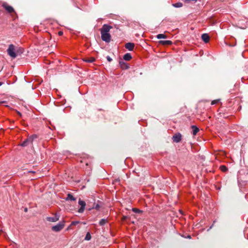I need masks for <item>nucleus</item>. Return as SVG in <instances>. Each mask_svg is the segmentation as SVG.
<instances>
[{
	"label": "nucleus",
	"mask_w": 248,
	"mask_h": 248,
	"mask_svg": "<svg viewBox=\"0 0 248 248\" xmlns=\"http://www.w3.org/2000/svg\"><path fill=\"white\" fill-rule=\"evenodd\" d=\"M107 222V221L106 219H102L99 221V225H101V226H103V225H105L106 223Z\"/></svg>",
	"instance_id": "5701e85b"
},
{
	"label": "nucleus",
	"mask_w": 248,
	"mask_h": 248,
	"mask_svg": "<svg viewBox=\"0 0 248 248\" xmlns=\"http://www.w3.org/2000/svg\"><path fill=\"white\" fill-rule=\"evenodd\" d=\"M62 33H62V31H59V34L60 35H62Z\"/></svg>",
	"instance_id": "7c9ffc66"
},
{
	"label": "nucleus",
	"mask_w": 248,
	"mask_h": 248,
	"mask_svg": "<svg viewBox=\"0 0 248 248\" xmlns=\"http://www.w3.org/2000/svg\"><path fill=\"white\" fill-rule=\"evenodd\" d=\"M18 114L21 116V114L20 112H18Z\"/></svg>",
	"instance_id": "4c0bfd02"
},
{
	"label": "nucleus",
	"mask_w": 248,
	"mask_h": 248,
	"mask_svg": "<svg viewBox=\"0 0 248 248\" xmlns=\"http://www.w3.org/2000/svg\"><path fill=\"white\" fill-rule=\"evenodd\" d=\"M101 39L106 43H109L111 40V36L109 33H101Z\"/></svg>",
	"instance_id": "7ed1b4c3"
},
{
	"label": "nucleus",
	"mask_w": 248,
	"mask_h": 248,
	"mask_svg": "<svg viewBox=\"0 0 248 248\" xmlns=\"http://www.w3.org/2000/svg\"><path fill=\"white\" fill-rule=\"evenodd\" d=\"M29 172H32V173H33L34 171H29Z\"/></svg>",
	"instance_id": "58836bf2"
},
{
	"label": "nucleus",
	"mask_w": 248,
	"mask_h": 248,
	"mask_svg": "<svg viewBox=\"0 0 248 248\" xmlns=\"http://www.w3.org/2000/svg\"><path fill=\"white\" fill-rule=\"evenodd\" d=\"M6 103L5 101H0V104Z\"/></svg>",
	"instance_id": "c756f323"
},
{
	"label": "nucleus",
	"mask_w": 248,
	"mask_h": 248,
	"mask_svg": "<svg viewBox=\"0 0 248 248\" xmlns=\"http://www.w3.org/2000/svg\"><path fill=\"white\" fill-rule=\"evenodd\" d=\"M36 138H37V135H34L32 136V139L31 140H33L34 139H36Z\"/></svg>",
	"instance_id": "c85d7f7f"
},
{
	"label": "nucleus",
	"mask_w": 248,
	"mask_h": 248,
	"mask_svg": "<svg viewBox=\"0 0 248 248\" xmlns=\"http://www.w3.org/2000/svg\"><path fill=\"white\" fill-rule=\"evenodd\" d=\"M190 237H190V235L188 236V238H190Z\"/></svg>",
	"instance_id": "ea45409f"
},
{
	"label": "nucleus",
	"mask_w": 248,
	"mask_h": 248,
	"mask_svg": "<svg viewBox=\"0 0 248 248\" xmlns=\"http://www.w3.org/2000/svg\"><path fill=\"white\" fill-rule=\"evenodd\" d=\"M159 44L163 45L169 46L172 44V42L170 40H162L159 41Z\"/></svg>",
	"instance_id": "f8f14e48"
},
{
	"label": "nucleus",
	"mask_w": 248,
	"mask_h": 248,
	"mask_svg": "<svg viewBox=\"0 0 248 248\" xmlns=\"http://www.w3.org/2000/svg\"><path fill=\"white\" fill-rule=\"evenodd\" d=\"M172 6L175 8H180L183 6V3L179 2L175 3H173Z\"/></svg>",
	"instance_id": "a211bd4d"
},
{
	"label": "nucleus",
	"mask_w": 248,
	"mask_h": 248,
	"mask_svg": "<svg viewBox=\"0 0 248 248\" xmlns=\"http://www.w3.org/2000/svg\"><path fill=\"white\" fill-rule=\"evenodd\" d=\"M119 181H120V179H117L115 180V182H119Z\"/></svg>",
	"instance_id": "2f4dec72"
},
{
	"label": "nucleus",
	"mask_w": 248,
	"mask_h": 248,
	"mask_svg": "<svg viewBox=\"0 0 248 248\" xmlns=\"http://www.w3.org/2000/svg\"><path fill=\"white\" fill-rule=\"evenodd\" d=\"M83 61L88 63H92L95 61V59L93 57L86 58L83 59Z\"/></svg>",
	"instance_id": "dca6fc26"
},
{
	"label": "nucleus",
	"mask_w": 248,
	"mask_h": 248,
	"mask_svg": "<svg viewBox=\"0 0 248 248\" xmlns=\"http://www.w3.org/2000/svg\"><path fill=\"white\" fill-rule=\"evenodd\" d=\"M8 54L12 58H15L17 55L15 52V47L14 45L11 44L9 46L8 48L7 49Z\"/></svg>",
	"instance_id": "f257e3e1"
},
{
	"label": "nucleus",
	"mask_w": 248,
	"mask_h": 248,
	"mask_svg": "<svg viewBox=\"0 0 248 248\" xmlns=\"http://www.w3.org/2000/svg\"><path fill=\"white\" fill-rule=\"evenodd\" d=\"M182 135L180 133L175 134L172 137L171 140H181Z\"/></svg>",
	"instance_id": "2eb2a0df"
},
{
	"label": "nucleus",
	"mask_w": 248,
	"mask_h": 248,
	"mask_svg": "<svg viewBox=\"0 0 248 248\" xmlns=\"http://www.w3.org/2000/svg\"><path fill=\"white\" fill-rule=\"evenodd\" d=\"M202 39L204 42L207 43L209 42L210 37L208 34L204 33L202 35Z\"/></svg>",
	"instance_id": "9d476101"
},
{
	"label": "nucleus",
	"mask_w": 248,
	"mask_h": 248,
	"mask_svg": "<svg viewBox=\"0 0 248 248\" xmlns=\"http://www.w3.org/2000/svg\"><path fill=\"white\" fill-rule=\"evenodd\" d=\"M91 234L89 232H88L86 235V236L85 237V240H87V241H89V240H90L91 239Z\"/></svg>",
	"instance_id": "412c9836"
},
{
	"label": "nucleus",
	"mask_w": 248,
	"mask_h": 248,
	"mask_svg": "<svg viewBox=\"0 0 248 248\" xmlns=\"http://www.w3.org/2000/svg\"><path fill=\"white\" fill-rule=\"evenodd\" d=\"M176 142H178L179 141H180V140H175Z\"/></svg>",
	"instance_id": "f704fd0d"
},
{
	"label": "nucleus",
	"mask_w": 248,
	"mask_h": 248,
	"mask_svg": "<svg viewBox=\"0 0 248 248\" xmlns=\"http://www.w3.org/2000/svg\"><path fill=\"white\" fill-rule=\"evenodd\" d=\"M59 217L60 216L56 214L54 217H47L46 220L50 222H54L59 219Z\"/></svg>",
	"instance_id": "6e6552de"
},
{
	"label": "nucleus",
	"mask_w": 248,
	"mask_h": 248,
	"mask_svg": "<svg viewBox=\"0 0 248 248\" xmlns=\"http://www.w3.org/2000/svg\"><path fill=\"white\" fill-rule=\"evenodd\" d=\"M123 58L125 61H130L132 59V56L130 53H127L124 55Z\"/></svg>",
	"instance_id": "4468645a"
},
{
	"label": "nucleus",
	"mask_w": 248,
	"mask_h": 248,
	"mask_svg": "<svg viewBox=\"0 0 248 248\" xmlns=\"http://www.w3.org/2000/svg\"><path fill=\"white\" fill-rule=\"evenodd\" d=\"M156 38L158 39L162 38H166L167 36L164 34H158L156 36Z\"/></svg>",
	"instance_id": "aec40b11"
},
{
	"label": "nucleus",
	"mask_w": 248,
	"mask_h": 248,
	"mask_svg": "<svg viewBox=\"0 0 248 248\" xmlns=\"http://www.w3.org/2000/svg\"><path fill=\"white\" fill-rule=\"evenodd\" d=\"M132 210L135 213H140L141 212L140 210L137 208H133Z\"/></svg>",
	"instance_id": "393cba45"
},
{
	"label": "nucleus",
	"mask_w": 248,
	"mask_h": 248,
	"mask_svg": "<svg viewBox=\"0 0 248 248\" xmlns=\"http://www.w3.org/2000/svg\"><path fill=\"white\" fill-rule=\"evenodd\" d=\"M2 7L9 13L14 12V8L12 6L8 5L6 3L2 4Z\"/></svg>",
	"instance_id": "423d86ee"
},
{
	"label": "nucleus",
	"mask_w": 248,
	"mask_h": 248,
	"mask_svg": "<svg viewBox=\"0 0 248 248\" xmlns=\"http://www.w3.org/2000/svg\"><path fill=\"white\" fill-rule=\"evenodd\" d=\"M76 198L75 197H73V196L70 194V193H68L67 195V197L66 198V201H76Z\"/></svg>",
	"instance_id": "f3484780"
},
{
	"label": "nucleus",
	"mask_w": 248,
	"mask_h": 248,
	"mask_svg": "<svg viewBox=\"0 0 248 248\" xmlns=\"http://www.w3.org/2000/svg\"><path fill=\"white\" fill-rule=\"evenodd\" d=\"M126 218H127V217L126 216H124L123 217V219L125 220Z\"/></svg>",
	"instance_id": "473e14b6"
},
{
	"label": "nucleus",
	"mask_w": 248,
	"mask_h": 248,
	"mask_svg": "<svg viewBox=\"0 0 248 248\" xmlns=\"http://www.w3.org/2000/svg\"><path fill=\"white\" fill-rule=\"evenodd\" d=\"M218 101H219V100H214L212 102L211 104H212V105L215 104L217 103L218 102Z\"/></svg>",
	"instance_id": "cd10ccee"
},
{
	"label": "nucleus",
	"mask_w": 248,
	"mask_h": 248,
	"mask_svg": "<svg viewBox=\"0 0 248 248\" xmlns=\"http://www.w3.org/2000/svg\"><path fill=\"white\" fill-rule=\"evenodd\" d=\"M106 58H107V60H108V61L109 62H111L112 61V59L109 56H107Z\"/></svg>",
	"instance_id": "bb28decb"
},
{
	"label": "nucleus",
	"mask_w": 248,
	"mask_h": 248,
	"mask_svg": "<svg viewBox=\"0 0 248 248\" xmlns=\"http://www.w3.org/2000/svg\"><path fill=\"white\" fill-rule=\"evenodd\" d=\"M191 128L192 130V133L193 135H196L197 133L199 131V128L195 125L191 126Z\"/></svg>",
	"instance_id": "ddd939ff"
},
{
	"label": "nucleus",
	"mask_w": 248,
	"mask_h": 248,
	"mask_svg": "<svg viewBox=\"0 0 248 248\" xmlns=\"http://www.w3.org/2000/svg\"><path fill=\"white\" fill-rule=\"evenodd\" d=\"M220 169L223 172H226L228 170L227 168L224 165L220 166Z\"/></svg>",
	"instance_id": "4be33fe9"
},
{
	"label": "nucleus",
	"mask_w": 248,
	"mask_h": 248,
	"mask_svg": "<svg viewBox=\"0 0 248 248\" xmlns=\"http://www.w3.org/2000/svg\"><path fill=\"white\" fill-rule=\"evenodd\" d=\"M119 65L121 68L123 69H127L129 68V66L127 63L124 62L123 60H121L119 61Z\"/></svg>",
	"instance_id": "0eeeda50"
},
{
	"label": "nucleus",
	"mask_w": 248,
	"mask_h": 248,
	"mask_svg": "<svg viewBox=\"0 0 248 248\" xmlns=\"http://www.w3.org/2000/svg\"><path fill=\"white\" fill-rule=\"evenodd\" d=\"M64 223L65 221H62V222L59 223V224L53 226L52 227V230L56 232L60 231L63 228L64 226Z\"/></svg>",
	"instance_id": "f03ea898"
},
{
	"label": "nucleus",
	"mask_w": 248,
	"mask_h": 248,
	"mask_svg": "<svg viewBox=\"0 0 248 248\" xmlns=\"http://www.w3.org/2000/svg\"><path fill=\"white\" fill-rule=\"evenodd\" d=\"M88 206L90 207L89 208V210H91L92 209H95L97 210H99L101 207V206L99 204L95 203L93 204V206H90L89 205H88Z\"/></svg>",
	"instance_id": "9b49d317"
},
{
	"label": "nucleus",
	"mask_w": 248,
	"mask_h": 248,
	"mask_svg": "<svg viewBox=\"0 0 248 248\" xmlns=\"http://www.w3.org/2000/svg\"><path fill=\"white\" fill-rule=\"evenodd\" d=\"M24 210H25V212H27V209L25 208Z\"/></svg>",
	"instance_id": "c9c22d12"
},
{
	"label": "nucleus",
	"mask_w": 248,
	"mask_h": 248,
	"mask_svg": "<svg viewBox=\"0 0 248 248\" xmlns=\"http://www.w3.org/2000/svg\"><path fill=\"white\" fill-rule=\"evenodd\" d=\"M2 84H3V83H2V82H0V86Z\"/></svg>",
	"instance_id": "72a5a7b5"
},
{
	"label": "nucleus",
	"mask_w": 248,
	"mask_h": 248,
	"mask_svg": "<svg viewBox=\"0 0 248 248\" xmlns=\"http://www.w3.org/2000/svg\"><path fill=\"white\" fill-rule=\"evenodd\" d=\"M78 204L80 205V208L78 209V212L80 213H82L84 212L85 207L86 206V202L81 200L80 199L78 200Z\"/></svg>",
	"instance_id": "20e7f679"
},
{
	"label": "nucleus",
	"mask_w": 248,
	"mask_h": 248,
	"mask_svg": "<svg viewBox=\"0 0 248 248\" xmlns=\"http://www.w3.org/2000/svg\"><path fill=\"white\" fill-rule=\"evenodd\" d=\"M197 0H185V2H186V3H190L191 2V1H194V2H196L197 1Z\"/></svg>",
	"instance_id": "a878e982"
},
{
	"label": "nucleus",
	"mask_w": 248,
	"mask_h": 248,
	"mask_svg": "<svg viewBox=\"0 0 248 248\" xmlns=\"http://www.w3.org/2000/svg\"><path fill=\"white\" fill-rule=\"evenodd\" d=\"M112 27L107 24H104L100 30L101 33H109Z\"/></svg>",
	"instance_id": "39448f33"
},
{
	"label": "nucleus",
	"mask_w": 248,
	"mask_h": 248,
	"mask_svg": "<svg viewBox=\"0 0 248 248\" xmlns=\"http://www.w3.org/2000/svg\"><path fill=\"white\" fill-rule=\"evenodd\" d=\"M79 223V221H73L71 222L70 226H75V225H76L77 224H78Z\"/></svg>",
	"instance_id": "b1692460"
},
{
	"label": "nucleus",
	"mask_w": 248,
	"mask_h": 248,
	"mask_svg": "<svg viewBox=\"0 0 248 248\" xmlns=\"http://www.w3.org/2000/svg\"><path fill=\"white\" fill-rule=\"evenodd\" d=\"M29 140H24L22 143L18 144V145H20L22 147L27 146L29 144Z\"/></svg>",
	"instance_id": "6ab92c4d"
},
{
	"label": "nucleus",
	"mask_w": 248,
	"mask_h": 248,
	"mask_svg": "<svg viewBox=\"0 0 248 248\" xmlns=\"http://www.w3.org/2000/svg\"><path fill=\"white\" fill-rule=\"evenodd\" d=\"M213 224L210 227L209 229H211L212 227H213Z\"/></svg>",
	"instance_id": "e433bc0d"
},
{
	"label": "nucleus",
	"mask_w": 248,
	"mask_h": 248,
	"mask_svg": "<svg viewBox=\"0 0 248 248\" xmlns=\"http://www.w3.org/2000/svg\"><path fill=\"white\" fill-rule=\"evenodd\" d=\"M134 44L132 43H127L125 45V47L129 51L133 50L134 47Z\"/></svg>",
	"instance_id": "1a4fd4ad"
}]
</instances>
